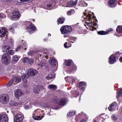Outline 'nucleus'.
I'll return each instance as SVG.
<instances>
[{"mask_svg": "<svg viewBox=\"0 0 122 122\" xmlns=\"http://www.w3.org/2000/svg\"><path fill=\"white\" fill-rule=\"evenodd\" d=\"M112 30H113L112 29H110L108 30V31H109L110 32L112 31Z\"/></svg>", "mask_w": 122, "mask_h": 122, "instance_id": "nucleus-50", "label": "nucleus"}, {"mask_svg": "<svg viewBox=\"0 0 122 122\" xmlns=\"http://www.w3.org/2000/svg\"><path fill=\"white\" fill-rule=\"evenodd\" d=\"M27 63L28 65H31L34 62L33 60L31 59H29Z\"/></svg>", "mask_w": 122, "mask_h": 122, "instance_id": "nucleus-34", "label": "nucleus"}, {"mask_svg": "<svg viewBox=\"0 0 122 122\" xmlns=\"http://www.w3.org/2000/svg\"><path fill=\"white\" fill-rule=\"evenodd\" d=\"M7 116L5 115L0 114V122H8Z\"/></svg>", "mask_w": 122, "mask_h": 122, "instance_id": "nucleus-9", "label": "nucleus"}, {"mask_svg": "<svg viewBox=\"0 0 122 122\" xmlns=\"http://www.w3.org/2000/svg\"><path fill=\"white\" fill-rule=\"evenodd\" d=\"M1 60L2 62L6 65L8 64L10 62V56L6 53H4L2 55Z\"/></svg>", "mask_w": 122, "mask_h": 122, "instance_id": "nucleus-3", "label": "nucleus"}, {"mask_svg": "<svg viewBox=\"0 0 122 122\" xmlns=\"http://www.w3.org/2000/svg\"><path fill=\"white\" fill-rule=\"evenodd\" d=\"M9 100V96L7 94H2L0 96V101H1L4 103L8 102Z\"/></svg>", "mask_w": 122, "mask_h": 122, "instance_id": "nucleus-5", "label": "nucleus"}, {"mask_svg": "<svg viewBox=\"0 0 122 122\" xmlns=\"http://www.w3.org/2000/svg\"><path fill=\"white\" fill-rule=\"evenodd\" d=\"M87 18L89 20V21H90L91 20L92 18V15L91 14H88L87 15Z\"/></svg>", "mask_w": 122, "mask_h": 122, "instance_id": "nucleus-39", "label": "nucleus"}, {"mask_svg": "<svg viewBox=\"0 0 122 122\" xmlns=\"http://www.w3.org/2000/svg\"><path fill=\"white\" fill-rule=\"evenodd\" d=\"M21 91L19 89L16 90L15 92V96L16 98H18L20 97L22 95Z\"/></svg>", "mask_w": 122, "mask_h": 122, "instance_id": "nucleus-13", "label": "nucleus"}, {"mask_svg": "<svg viewBox=\"0 0 122 122\" xmlns=\"http://www.w3.org/2000/svg\"><path fill=\"white\" fill-rule=\"evenodd\" d=\"M39 91L40 90L38 86H36L34 88L33 91L34 93H38Z\"/></svg>", "mask_w": 122, "mask_h": 122, "instance_id": "nucleus-29", "label": "nucleus"}, {"mask_svg": "<svg viewBox=\"0 0 122 122\" xmlns=\"http://www.w3.org/2000/svg\"><path fill=\"white\" fill-rule=\"evenodd\" d=\"M52 102L54 103L61 106H63L65 104L66 101L65 99L61 98L59 99L57 97L55 96L53 97Z\"/></svg>", "mask_w": 122, "mask_h": 122, "instance_id": "nucleus-1", "label": "nucleus"}, {"mask_svg": "<svg viewBox=\"0 0 122 122\" xmlns=\"http://www.w3.org/2000/svg\"><path fill=\"white\" fill-rule=\"evenodd\" d=\"M86 85V83L85 82H81L77 84V87L79 88L81 90H83L84 89V86Z\"/></svg>", "mask_w": 122, "mask_h": 122, "instance_id": "nucleus-11", "label": "nucleus"}, {"mask_svg": "<svg viewBox=\"0 0 122 122\" xmlns=\"http://www.w3.org/2000/svg\"><path fill=\"white\" fill-rule=\"evenodd\" d=\"M72 82H73V83H74L75 82V80L74 79H73L72 80Z\"/></svg>", "mask_w": 122, "mask_h": 122, "instance_id": "nucleus-52", "label": "nucleus"}, {"mask_svg": "<svg viewBox=\"0 0 122 122\" xmlns=\"http://www.w3.org/2000/svg\"><path fill=\"white\" fill-rule=\"evenodd\" d=\"M97 33L98 34L101 35H106L108 33L107 32L103 31H99Z\"/></svg>", "mask_w": 122, "mask_h": 122, "instance_id": "nucleus-30", "label": "nucleus"}, {"mask_svg": "<svg viewBox=\"0 0 122 122\" xmlns=\"http://www.w3.org/2000/svg\"><path fill=\"white\" fill-rule=\"evenodd\" d=\"M41 52L40 51H38L37 52V54L40 55V56H45V54L46 55V53H45V54L44 53L43 54H42V52H41Z\"/></svg>", "mask_w": 122, "mask_h": 122, "instance_id": "nucleus-37", "label": "nucleus"}, {"mask_svg": "<svg viewBox=\"0 0 122 122\" xmlns=\"http://www.w3.org/2000/svg\"><path fill=\"white\" fill-rule=\"evenodd\" d=\"M33 116H32L33 118L35 120H40L42 119L44 117V116H42L41 117L39 116H34V112L33 114Z\"/></svg>", "mask_w": 122, "mask_h": 122, "instance_id": "nucleus-22", "label": "nucleus"}, {"mask_svg": "<svg viewBox=\"0 0 122 122\" xmlns=\"http://www.w3.org/2000/svg\"><path fill=\"white\" fill-rule=\"evenodd\" d=\"M13 15L11 17V19L13 20H18L20 16L19 12L17 10H14L12 13Z\"/></svg>", "mask_w": 122, "mask_h": 122, "instance_id": "nucleus-4", "label": "nucleus"}, {"mask_svg": "<svg viewBox=\"0 0 122 122\" xmlns=\"http://www.w3.org/2000/svg\"><path fill=\"white\" fill-rule=\"evenodd\" d=\"M54 75L53 73H51L50 74H49L46 77V78L48 80H50L54 77Z\"/></svg>", "mask_w": 122, "mask_h": 122, "instance_id": "nucleus-25", "label": "nucleus"}, {"mask_svg": "<svg viewBox=\"0 0 122 122\" xmlns=\"http://www.w3.org/2000/svg\"><path fill=\"white\" fill-rule=\"evenodd\" d=\"M75 13V11L74 9H72L71 10L68 11L67 12V15H71L74 14Z\"/></svg>", "mask_w": 122, "mask_h": 122, "instance_id": "nucleus-26", "label": "nucleus"}, {"mask_svg": "<svg viewBox=\"0 0 122 122\" xmlns=\"http://www.w3.org/2000/svg\"><path fill=\"white\" fill-rule=\"evenodd\" d=\"M116 30L117 32L119 33H122V26H118L116 29Z\"/></svg>", "mask_w": 122, "mask_h": 122, "instance_id": "nucleus-27", "label": "nucleus"}, {"mask_svg": "<svg viewBox=\"0 0 122 122\" xmlns=\"http://www.w3.org/2000/svg\"><path fill=\"white\" fill-rule=\"evenodd\" d=\"M121 95L122 94H121L119 92H118L117 93V97L118 98L121 96Z\"/></svg>", "mask_w": 122, "mask_h": 122, "instance_id": "nucleus-44", "label": "nucleus"}, {"mask_svg": "<svg viewBox=\"0 0 122 122\" xmlns=\"http://www.w3.org/2000/svg\"><path fill=\"white\" fill-rule=\"evenodd\" d=\"M71 60H68L67 61L65 62V64L67 66H70L71 65Z\"/></svg>", "mask_w": 122, "mask_h": 122, "instance_id": "nucleus-32", "label": "nucleus"}, {"mask_svg": "<svg viewBox=\"0 0 122 122\" xmlns=\"http://www.w3.org/2000/svg\"><path fill=\"white\" fill-rule=\"evenodd\" d=\"M67 42H66L64 44V46L66 48H69V47L68 46H66L67 44Z\"/></svg>", "mask_w": 122, "mask_h": 122, "instance_id": "nucleus-43", "label": "nucleus"}, {"mask_svg": "<svg viewBox=\"0 0 122 122\" xmlns=\"http://www.w3.org/2000/svg\"><path fill=\"white\" fill-rule=\"evenodd\" d=\"M10 48V46L7 45H5L2 47V50L4 52H8Z\"/></svg>", "mask_w": 122, "mask_h": 122, "instance_id": "nucleus-16", "label": "nucleus"}, {"mask_svg": "<svg viewBox=\"0 0 122 122\" xmlns=\"http://www.w3.org/2000/svg\"><path fill=\"white\" fill-rule=\"evenodd\" d=\"M109 4L111 7H113L115 6V4L117 3V0H110L108 2Z\"/></svg>", "mask_w": 122, "mask_h": 122, "instance_id": "nucleus-17", "label": "nucleus"}, {"mask_svg": "<svg viewBox=\"0 0 122 122\" xmlns=\"http://www.w3.org/2000/svg\"><path fill=\"white\" fill-rule=\"evenodd\" d=\"M48 87L50 89L53 90H56V86L53 85H49L48 86Z\"/></svg>", "mask_w": 122, "mask_h": 122, "instance_id": "nucleus-24", "label": "nucleus"}, {"mask_svg": "<svg viewBox=\"0 0 122 122\" xmlns=\"http://www.w3.org/2000/svg\"><path fill=\"white\" fill-rule=\"evenodd\" d=\"M32 52H31V51H30V52H29V54H31V53Z\"/></svg>", "mask_w": 122, "mask_h": 122, "instance_id": "nucleus-55", "label": "nucleus"}, {"mask_svg": "<svg viewBox=\"0 0 122 122\" xmlns=\"http://www.w3.org/2000/svg\"><path fill=\"white\" fill-rule=\"evenodd\" d=\"M6 33V31L4 28H2L0 30V37L4 36Z\"/></svg>", "mask_w": 122, "mask_h": 122, "instance_id": "nucleus-20", "label": "nucleus"}, {"mask_svg": "<svg viewBox=\"0 0 122 122\" xmlns=\"http://www.w3.org/2000/svg\"><path fill=\"white\" fill-rule=\"evenodd\" d=\"M25 108L26 109H27L29 108V106H26L25 107Z\"/></svg>", "mask_w": 122, "mask_h": 122, "instance_id": "nucleus-47", "label": "nucleus"}, {"mask_svg": "<svg viewBox=\"0 0 122 122\" xmlns=\"http://www.w3.org/2000/svg\"><path fill=\"white\" fill-rule=\"evenodd\" d=\"M27 72L29 76H32L37 74L38 72L36 70L30 69L28 70Z\"/></svg>", "mask_w": 122, "mask_h": 122, "instance_id": "nucleus-6", "label": "nucleus"}, {"mask_svg": "<svg viewBox=\"0 0 122 122\" xmlns=\"http://www.w3.org/2000/svg\"><path fill=\"white\" fill-rule=\"evenodd\" d=\"M39 65L41 67H42L43 66H45V64L42 62L39 64Z\"/></svg>", "mask_w": 122, "mask_h": 122, "instance_id": "nucleus-40", "label": "nucleus"}, {"mask_svg": "<svg viewBox=\"0 0 122 122\" xmlns=\"http://www.w3.org/2000/svg\"><path fill=\"white\" fill-rule=\"evenodd\" d=\"M19 58V56L16 55L13 56L12 58V62L14 63H15L17 62Z\"/></svg>", "mask_w": 122, "mask_h": 122, "instance_id": "nucleus-19", "label": "nucleus"}, {"mask_svg": "<svg viewBox=\"0 0 122 122\" xmlns=\"http://www.w3.org/2000/svg\"><path fill=\"white\" fill-rule=\"evenodd\" d=\"M51 36V35L49 34H48V36Z\"/></svg>", "mask_w": 122, "mask_h": 122, "instance_id": "nucleus-54", "label": "nucleus"}, {"mask_svg": "<svg viewBox=\"0 0 122 122\" xmlns=\"http://www.w3.org/2000/svg\"><path fill=\"white\" fill-rule=\"evenodd\" d=\"M56 60L54 58H52L49 60V62L50 64L53 66H56L57 64Z\"/></svg>", "mask_w": 122, "mask_h": 122, "instance_id": "nucleus-15", "label": "nucleus"}, {"mask_svg": "<svg viewBox=\"0 0 122 122\" xmlns=\"http://www.w3.org/2000/svg\"><path fill=\"white\" fill-rule=\"evenodd\" d=\"M116 61L115 57L113 55H112L109 57V63L110 64H112Z\"/></svg>", "mask_w": 122, "mask_h": 122, "instance_id": "nucleus-18", "label": "nucleus"}, {"mask_svg": "<svg viewBox=\"0 0 122 122\" xmlns=\"http://www.w3.org/2000/svg\"><path fill=\"white\" fill-rule=\"evenodd\" d=\"M94 122H96V121H94Z\"/></svg>", "mask_w": 122, "mask_h": 122, "instance_id": "nucleus-58", "label": "nucleus"}, {"mask_svg": "<svg viewBox=\"0 0 122 122\" xmlns=\"http://www.w3.org/2000/svg\"><path fill=\"white\" fill-rule=\"evenodd\" d=\"M29 59L27 57H25L23 58V61L24 63H27Z\"/></svg>", "mask_w": 122, "mask_h": 122, "instance_id": "nucleus-36", "label": "nucleus"}, {"mask_svg": "<svg viewBox=\"0 0 122 122\" xmlns=\"http://www.w3.org/2000/svg\"><path fill=\"white\" fill-rule=\"evenodd\" d=\"M76 114V111H71L69 112L67 115L68 116H72L73 115H75Z\"/></svg>", "mask_w": 122, "mask_h": 122, "instance_id": "nucleus-28", "label": "nucleus"}, {"mask_svg": "<svg viewBox=\"0 0 122 122\" xmlns=\"http://www.w3.org/2000/svg\"><path fill=\"white\" fill-rule=\"evenodd\" d=\"M21 47V46H18L17 48H16L15 50V51H18L19 50H20Z\"/></svg>", "mask_w": 122, "mask_h": 122, "instance_id": "nucleus-41", "label": "nucleus"}, {"mask_svg": "<svg viewBox=\"0 0 122 122\" xmlns=\"http://www.w3.org/2000/svg\"><path fill=\"white\" fill-rule=\"evenodd\" d=\"M45 57L46 59H47L48 58V56L47 55H45Z\"/></svg>", "mask_w": 122, "mask_h": 122, "instance_id": "nucleus-51", "label": "nucleus"}, {"mask_svg": "<svg viewBox=\"0 0 122 122\" xmlns=\"http://www.w3.org/2000/svg\"><path fill=\"white\" fill-rule=\"evenodd\" d=\"M65 19L64 18H59L57 20L58 24H62L64 22Z\"/></svg>", "mask_w": 122, "mask_h": 122, "instance_id": "nucleus-21", "label": "nucleus"}, {"mask_svg": "<svg viewBox=\"0 0 122 122\" xmlns=\"http://www.w3.org/2000/svg\"><path fill=\"white\" fill-rule=\"evenodd\" d=\"M8 54L10 55H13L15 53V51L12 50L9 51L7 52Z\"/></svg>", "mask_w": 122, "mask_h": 122, "instance_id": "nucleus-33", "label": "nucleus"}, {"mask_svg": "<svg viewBox=\"0 0 122 122\" xmlns=\"http://www.w3.org/2000/svg\"><path fill=\"white\" fill-rule=\"evenodd\" d=\"M118 52H117V54H118Z\"/></svg>", "mask_w": 122, "mask_h": 122, "instance_id": "nucleus-61", "label": "nucleus"}, {"mask_svg": "<svg viewBox=\"0 0 122 122\" xmlns=\"http://www.w3.org/2000/svg\"><path fill=\"white\" fill-rule=\"evenodd\" d=\"M112 117L113 120H115L117 119V117L116 115H113L112 116Z\"/></svg>", "mask_w": 122, "mask_h": 122, "instance_id": "nucleus-38", "label": "nucleus"}, {"mask_svg": "<svg viewBox=\"0 0 122 122\" xmlns=\"http://www.w3.org/2000/svg\"><path fill=\"white\" fill-rule=\"evenodd\" d=\"M83 13L84 14V15L85 16H86L87 15L86 13Z\"/></svg>", "mask_w": 122, "mask_h": 122, "instance_id": "nucleus-53", "label": "nucleus"}, {"mask_svg": "<svg viewBox=\"0 0 122 122\" xmlns=\"http://www.w3.org/2000/svg\"><path fill=\"white\" fill-rule=\"evenodd\" d=\"M117 103L115 102H114L110 104L108 107L109 110L110 111L114 110L116 106Z\"/></svg>", "mask_w": 122, "mask_h": 122, "instance_id": "nucleus-12", "label": "nucleus"}, {"mask_svg": "<svg viewBox=\"0 0 122 122\" xmlns=\"http://www.w3.org/2000/svg\"><path fill=\"white\" fill-rule=\"evenodd\" d=\"M29 77V76L27 74H25L22 75L21 76V78L23 81L25 83L27 82V79Z\"/></svg>", "mask_w": 122, "mask_h": 122, "instance_id": "nucleus-14", "label": "nucleus"}, {"mask_svg": "<svg viewBox=\"0 0 122 122\" xmlns=\"http://www.w3.org/2000/svg\"><path fill=\"white\" fill-rule=\"evenodd\" d=\"M25 45H26V43H25Z\"/></svg>", "mask_w": 122, "mask_h": 122, "instance_id": "nucleus-59", "label": "nucleus"}, {"mask_svg": "<svg viewBox=\"0 0 122 122\" xmlns=\"http://www.w3.org/2000/svg\"><path fill=\"white\" fill-rule=\"evenodd\" d=\"M51 4H49L47 5V6L48 7H50L51 6Z\"/></svg>", "mask_w": 122, "mask_h": 122, "instance_id": "nucleus-48", "label": "nucleus"}, {"mask_svg": "<svg viewBox=\"0 0 122 122\" xmlns=\"http://www.w3.org/2000/svg\"><path fill=\"white\" fill-rule=\"evenodd\" d=\"M77 3V0H71L68 3L67 6L71 7L76 5Z\"/></svg>", "mask_w": 122, "mask_h": 122, "instance_id": "nucleus-10", "label": "nucleus"}, {"mask_svg": "<svg viewBox=\"0 0 122 122\" xmlns=\"http://www.w3.org/2000/svg\"><path fill=\"white\" fill-rule=\"evenodd\" d=\"M87 120V118H86L81 120L80 122H86Z\"/></svg>", "mask_w": 122, "mask_h": 122, "instance_id": "nucleus-42", "label": "nucleus"}, {"mask_svg": "<svg viewBox=\"0 0 122 122\" xmlns=\"http://www.w3.org/2000/svg\"><path fill=\"white\" fill-rule=\"evenodd\" d=\"M33 21L34 22V21H35V20H34V19H33Z\"/></svg>", "mask_w": 122, "mask_h": 122, "instance_id": "nucleus-57", "label": "nucleus"}, {"mask_svg": "<svg viewBox=\"0 0 122 122\" xmlns=\"http://www.w3.org/2000/svg\"><path fill=\"white\" fill-rule=\"evenodd\" d=\"M27 30L31 33L34 32L36 30V27L33 25L31 24L26 27Z\"/></svg>", "mask_w": 122, "mask_h": 122, "instance_id": "nucleus-7", "label": "nucleus"}, {"mask_svg": "<svg viewBox=\"0 0 122 122\" xmlns=\"http://www.w3.org/2000/svg\"><path fill=\"white\" fill-rule=\"evenodd\" d=\"M64 37H66V36H64Z\"/></svg>", "mask_w": 122, "mask_h": 122, "instance_id": "nucleus-60", "label": "nucleus"}, {"mask_svg": "<svg viewBox=\"0 0 122 122\" xmlns=\"http://www.w3.org/2000/svg\"><path fill=\"white\" fill-rule=\"evenodd\" d=\"M10 104L11 106H13L17 105H18V103L16 102L13 101L10 102Z\"/></svg>", "mask_w": 122, "mask_h": 122, "instance_id": "nucleus-31", "label": "nucleus"}, {"mask_svg": "<svg viewBox=\"0 0 122 122\" xmlns=\"http://www.w3.org/2000/svg\"><path fill=\"white\" fill-rule=\"evenodd\" d=\"M22 118L21 116L19 114L15 115L14 119V122H21Z\"/></svg>", "mask_w": 122, "mask_h": 122, "instance_id": "nucleus-8", "label": "nucleus"}, {"mask_svg": "<svg viewBox=\"0 0 122 122\" xmlns=\"http://www.w3.org/2000/svg\"><path fill=\"white\" fill-rule=\"evenodd\" d=\"M119 60L121 62H122V57H120Z\"/></svg>", "mask_w": 122, "mask_h": 122, "instance_id": "nucleus-49", "label": "nucleus"}, {"mask_svg": "<svg viewBox=\"0 0 122 122\" xmlns=\"http://www.w3.org/2000/svg\"><path fill=\"white\" fill-rule=\"evenodd\" d=\"M13 80L12 79H11L9 81V83L7 85V86H10L12 84L13 82Z\"/></svg>", "mask_w": 122, "mask_h": 122, "instance_id": "nucleus-35", "label": "nucleus"}, {"mask_svg": "<svg viewBox=\"0 0 122 122\" xmlns=\"http://www.w3.org/2000/svg\"><path fill=\"white\" fill-rule=\"evenodd\" d=\"M13 79L14 81H15L16 83H18L21 81L20 77L18 76H15L13 77Z\"/></svg>", "mask_w": 122, "mask_h": 122, "instance_id": "nucleus-23", "label": "nucleus"}, {"mask_svg": "<svg viewBox=\"0 0 122 122\" xmlns=\"http://www.w3.org/2000/svg\"><path fill=\"white\" fill-rule=\"evenodd\" d=\"M46 41V40L45 39H44V41Z\"/></svg>", "mask_w": 122, "mask_h": 122, "instance_id": "nucleus-56", "label": "nucleus"}, {"mask_svg": "<svg viewBox=\"0 0 122 122\" xmlns=\"http://www.w3.org/2000/svg\"><path fill=\"white\" fill-rule=\"evenodd\" d=\"M9 29L11 31H13L14 30L13 29V28L12 27H10L9 28Z\"/></svg>", "mask_w": 122, "mask_h": 122, "instance_id": "nucleus-45", "label": "nucleus"}, {"mask_svg": "<svg viewBox=\"0 0 122 122\" xmlns=\"http://www.w3.org/2000/svg\"><path fill=\"white\" fill-rule=\"evenodd\" d=\"M119 92L122 95V88L120 89V91Z\"/></svg>", "mask_w": 122, "mask_h": 122, "instance_id": "nucleus-46", "label": "nucleus"}, {"mask_svg": "<svg viewBox=\"0 0 122 122\" xmlns=\"http://www.w3.org/2000/svg\"><path fill=\"white\" fill-rule=\"evenodd\" d=\"M72 30L71 26L67 25L63 26L60 29L61 33L64 35L69 34L71 31Z\"/></svg>", "mask_w": 122, "mask_h": 122, "instance_id": "nucleus-2", "label": "nucleus"}]
</instances>
